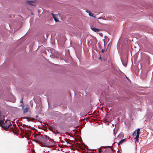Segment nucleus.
Segmentation results:
<instances>
[{
    "label": "nucleus",
    "instance_id": "nucleus-14",
    "mask_svg": "<svg viewBox=\"0 0 153 153\" xmlns=\"http://www.w3.org/2000/svg\"><path fill=\"white\" fill-rule=\"evenodd\" d=\"M57 133H59V132H58V131H57Z\"/></svg>",
    "mask_w": 153,
    "mask_h": 153
},
{
    "label": "nucleus",
    "instance_id": "nucleus-11",
    "mask_svg": "<svg viewBox=\"0 0 153 153\" xmlns=\"http://www.w3.org/2000/svg\"><path fill=\"white\" fill-rule=\"evenodd\" d=\"M85 11H86V12H87V13H89V12H90V11H88V10H86Z\"/></svg>",
    "mask_w": 153,
    "mask_h": 153
},
{
    "label": "nucleus",
    "instance_id": "nucleus-8",
    "mask_svg": "<svg viewBox=\"0 0 153 153\" xmlns=\"http://www.w3.org/2000/svg\"><path fill=\"white\" fill-rule=\"evenodd\" d=\"M88 14L90 16L94 17V14L91 13L90 11L89 13Z\"/></svg>",
    "mask_w": 153,
    "mask_h": 153
},
{
    "label": "nucleus",
    "instance_id": "nucleus-13",
    "mask_svg": "<svg viewBox=\"0 0 153 153\" xmlns=\"http://www.w3.org/2000/svg\"><path fill=\"white\" fill-rule=\"evenodd\" d=\"M101 18V17L100 18H99L98 19H100Z\"/></svg>",
    "mask_w": 153,
    "mask_h": 153
},
{
    "label": "nucleus",
    "instance_id": "nucleus-6",
    "mask_svg": "<svg viewBox=\"0 0 153 153\" xmlns=\"http://www.w3.org/2000/svg\"><path fill=\"white\" fill-rule=\"evenodd\" d=\"M125 141V139H123L121 140L118 143V145H120L122 144L123 143H124Z\"/></svg>",
    "mask_w": 153,
    "mask_h": 153
},
{
    "label": "nucleus",
    "instance_id": "nucleus-2",
    "mask_svg": "<svg viewBox=\"0 0 153 153\" xmlns=\"http://www.w3.org/2000/svg\"><path fill=\"white\" fill-rule=\"evenodd\" d=\"M140 128H138L136 130L137 131V135L136 137L135 138V140H136V142H138V138L139 136V134H140Z\"/></svg>",
    "mask_w": 153,
    "mask_h": 153
},
{
    "label": "nucleus",
    "instance_id": "nucleus-9",
    "mask_svg": "<svg viewBox=\"0 0 153 153\" xmlns=\"http://www.w3.org/2000/svg\"><path fill=\"white\" fill-rule=\"evenodd\" d=\"M3 123V121L2 120H0V126L2 125Z\"/></svg>",
    "mask_w": 153,
    "mask_h": 153
},
{
    "label": "nucleus",
    "instance_id": "nucleus-1",
    "mask_svg": "<svg viewBox=\"0 0 153 153\" xmlns=\"http://www.w3.org/2000/svg\"><path fill=\"white\" fill-rule=\"evenodd\" d=\"M12 125L10 120H6L5 123L3 121V123L1 126L4 130H7L9 128V126Z\"/></svg>",
    "mask_w": 153,
    "mask_h": 153
},
{
    "label": "nucleus",
    "instance_id": "nucleus-10",
    "mask_svg": "<svg viewBox=\"0 0 153 153\" xmlns=\"http://www.w3.org/2000/svg\"><path fill=\"white\" fill-rule=\"evenodd\" d=\"M23 98H22L21 101H20L21 103H23Z\"/></svg>",
    "mask_w": 153,
    "mask_h": 153
},
{
    "label": "nucleus",
    "instance_id": "nucleus-7",
    "mask_svg": "<svg viewBox=\"0 0 153 153\" xmlns=\"http://www.w3.org/2000/svg\"><path fill=\"white\" fill-rule=\"evenodd\" d=\"M28 108H25L24 110V113H25L27 112L28 111Z\"/></svg>",
    "mask_w": 153,
    "mask_h": 153
},
{
    "label": "nucleus",
    "instance_id": "nucleus-5",
    "mask_svg": "<svg viewBox=\"0 0 153 153\" xmlns=\"http://www.w3.org/2000/svg\"><path fill=\"white\" fill-rule=\"evenodd\" d=\"M52 15L53 17V19H54L55 21L56 22L59 21L58 19V16H59V15H55L53 13H52Z\"/></svg>",
    "mask_w": 153,
    "mask_h": 153
},
{
    "label": "nucleus",
    "instance_id": "nucleus-4",
    "mask_svg": "<svg viewBox=\"0 0 153 153\" xmlns=\"http://www.w3.org/2000/svg\"><path fill=\"white\" fill-rule=\"evenodd\" d=\"M91 29L92 30L98 33L100 31H101L100 29H99L94 27H91Z\"/></svg>",
    "mask_w": 153,
    "mask_h": 153
},
{
    "label": "nucleus",
    "instance_id": "nucleus-3",
    "mask_svg": "<svg viewBox=\"0 0 153 153\" xmlns=\"http://www.w3.org/2000/svg\"><path fill=\"white\" fill-rule=\"evenodd\" d=\"M36 2V1H28L26 2L27 4L30 5H33V3H34Z\"/></svg>",
    "mask_w": 153,
    "mask_h": 153
},
{
    "label": "nucleus",
    "instance_id": "nucleus-12",
    "mask_svg": "<svg viewBox=\"0 0 153 153\" xmlns=\"http://www.w3.org/2000/svg\"><path fill=\"white\" fill-rule=\"evenodd\" d=\"M136 135V131H135L134 133H133V135Z\"/></svg>",
    "mask_w": 153,
    "mask_h": 153
}]
</instances>
